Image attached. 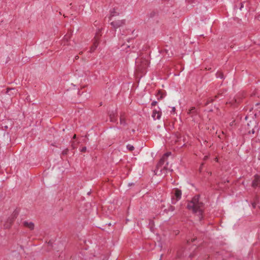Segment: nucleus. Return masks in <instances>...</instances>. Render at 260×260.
I'll use <instances>...</instances> for the list:
<instances>
[{
  "instance_id": "a878e982",
  "label": "nucleus",
  "mask_w": 260,
  "mask_h": 260,
  "mask_svg": "<svg viewBox=\"0 0 260 260\" xmlns=\"http://www.w3.org/2000/svg\"><path fill=\"white\" fill-rule=\"evenodd\" d=\"M175 108L174 107H173L172 108V111H171V113H172V112H175Z\"/></svg>"
},
{
  "instance_id": "f03ea898",
  "label": "nucleus",
  "mask_w": 260,
  "mask_h": 260,
  "mask_svg": "<svg viewBox=\"0 0 260 260\" xmlns=\"http://www.w3.org/2000/svg\"><path fill=\"white\" fill-rule=\"evenodd\" d=\"M136 63L138 69L142 73H144L149 66V61L146 58H139L136 59Z\"/></svg>"
},
{
  "instance_id": "6ab92c4d",
  "label": "nucleus",
  "mask_w": 260,
  "mask_h": 260,
  "mask_svg": "<svg viewBox=\"0 0 260 260\" xmlns=\"http://www.w3.org/2000/svg\"><path fill=\"white\" fill-rule=\"evenodd\" d=\"M216 76H217V78H219L220 79L223 78V75L222 73H220V72L217 73Z\"/></svg>"
},
{
  "instance_id": "412c9836",
  "label": "nucleus",
  "mask_w": 260,
  "mask_h": 260,
  "mask_svg": "<svg viewBox=\"0 0 260 260\" xmlns=\"http://www.w3.org/2000/svg\"><path fill=\"white\" fill-rule=\"evenodd\" d=\"M157 102L154 101L151 103V105L152 107H153V106H156L157 105Z\"/></svg>"
},
{
  "instance_id": "a211bd4d",
  "label": "nucleus",
  "mask_w": 260,
  "mask_h": 260,
  "mask_svg": "<svg viewBox=\"0 0 260 260\" xmlns=\"http://www.w3.org/2000/svg\"><path fill=\"white\" fill-rule=\"evenodd\" d=\"M126 148H127V149L128 150H129L130 151H133L135 149L133 145H131V144H127L126 145Z\"/></svg>"
},
{
  "instance_id": "393cba45",
  "label": "nucleus",
  "mask_w": 260,
  "mask_h": 260,
  "mask_svg": "<svg viewBox=\"0 0 260 260\" xmlns=\"http://www.w3.org/2000/svg\"><path fill=\"white\" fill-rule=\"evenodd\" d=\"M203 165H204V163H202V164H201V166H200V172H201V170H202V167H203Z\"/></svg>"
},
{
  "instance_id": "72a5a7b5",
  "label": "nucleus",
  "mask_w": 260,
  "mask_h": 260,
  "mask_svg": "<svg viewBox=\"0 0 260 260\" xmlns=\"http://www.w3.org/2000/svg\"><path fill=\"white\" fill-rule=\"evenodd\" d=\"M195 240H196V239H195V238H193V239L191 240V241H192V242H193V241H195Z\"/></svg>"
},
{
  "instance_id": "f3484780",
  "label": "nucleus",
  "mask_w": 260,
  "mask_h": 260,
  "mask_svg": "<svg viewBox=\"0 0 260 260\" xmlns=\"http://www.w3.org/2000/svg\"><path fill=\"white\" fill-rule=\"evenodd\" d=\"M120 124H122L123 125H126V120L125 119V118L122 116H120Z\"/></svg>"
},
{
  "instance_id": "c756f323",
  "label": "nucleus",
  "mask_w": 260,
  "mask_h": 260,
  "mask_svg": "<svg viewBox=\"0 0 260 260\" xmlns=\"http://www.w3.org/2000/svg\"><path fill=\"white\" fill-rule=\"evenodd\" d=\"M168 162H167L166 165H165V166H164V168H166V167H167V166H168Z\"/></svg>"
},
{
  "instance_id": "f704fd0d",
  "label": "nucleus",
  "mask_w": 260,
  "mask_h": 260,
  "mask_svg": "<svg viewBox=\"0 0 260 260\" xmlns=\"http://www.w3.org/2000/svg\"><path fill=\"white\" fill-rule=\"evenodd\" d=\"M90 194V191H89L88 193H87V194L88 195H89Z\"/></svg>"
},
{
  "instance_id": "f257e3e1",
  "label": "nucleus",
  "mask_w": 260,
  "mask_h": 260,
  "mask_svg": "<svg viewBox=\"0 0 260 260\" xmlns=\"http://www.w3.org/2000/svg\"><path fill=\"white\" fill-rule=\"evenodd\" d=\"M204 205V203L200 201V196L197 194L187 203V208L192 211H203Z\"/></svg>"
},
{
  "instance_id": "dca6fc26",
  "label": "nucleus",
  "mask_w": 260,
  "mask_h": 260,
  "mask_svg": "<svg viewBox=\"0 0 260 260\" xmlns=\"http://www.w3.org/2000/svg\"><path fill=\"white\" fill-rule=\"evenodd\" d=\"M216 98V96H215L214 98H209V99H208L207 101L205 103V106H207L210 103H212L215 100V99Z\"/></svg>"
},
{
  "instance_id": "bb28decb",
  "label": "nucleus",
  "mask_w": 260,
  "mask_h": 260,
  "mask_svg": "<svg viewBox=\"0 0 260 260\" xmlns=\"http://www.w3.org/2000/svg\"><path fill=\"white\" fill-rule=\"evenodd\" d=\"M208 158V156H205L204 157V160H207Z\"/></svg>"
},
{
  "instance_id": "9b49d317",
  "label": "nucleus",
  "mask_w": 260,
  "mask_h": 260,
  "mask_svg": "<svg viewBox=\"0 0 260 260\" xmlns=\"http://www.w3.org/2000/svg\"><path fill=\"white\" fill-rule=\"evenodd\" d=\"M16 217V215L15 214L13 218H9L7 220V222H6V223L4 225V226L6 229H9L11 226V224H12V223L13 222V220L14 219V218H15Z\"/></svg>"
},
{
  "instance_id": "e433bc0d",
  "label": "nucleus",
  "mask_w": 260,
  "mask_h": 260,
  "mask_svg": "<svg viewBox=\"0 0 260 260\" xmlns=\"http://www.w3.org/2000/svg\"><path fill=\"white\" fill-rule=\"evenodd\" d=\"M245 119H247V116H246L245 117Z\"/></svg>"
},
{
  "instance_id": "4c0bfd02",
  "label": "nucleus",
  "mask_w": 260,
  "mask_h": 260,
  "mask_svg": "<svg viewBox=\"0 0 260 260\" xmlns=\"http://www.w3.org/2000/svg\"><path fill=\"white\" fill-rule=\"evenodd\" d=\"M111 225V223H109V225Z\"/></svg>"
},
{
  "instance_id": "9d476101",
  "label": "nucleus",
  "mask_w": 260,
  "mask_h": 260,
  "mask_svg": "<svg viewBox=\"0 0 260 260\" xmlns=\"http://www.w3.org/2000/svg\"><path fill=\"white\" fill-rule=\"evenodd\" d=\"M22 224L24 226L28 228L30 230H32L34 229L35 225L34 223L32 222L24 221L22 222Z\"/></svg>"
},
{
  "instance_id": "ddd939ff",
  "label": "nucleus",
  "mask_w": 260,
  "mask_h": 260,
  "mask_svg": "<svg viewBox=\"0 0 260 260\" xmlns=\"http://www.w3.org/2000/svg\"><path fill=\"white\" fill-rule=\"evenodd\" d=\"M98 46V42L97 40H96L95 41V42L93 43V45L90 48V52H93L95 50V49L97 48Z\"/></svg>"
},
{
  "instance_id": "423d86ee",
  "label": "nucleus",
  "mask_w": 260,
  "mask_h": 260,
  "mask_svg": "<svg viewBox=\"0 0 260 260\" xmlns=\"http://www.w3.org/2000/svg\"><path fill=\"white\" fill-rule=\"evenodd\" d=\"M125 23V20H117L115 21H112L110 23V24L115 29H117L118 27L123 25Z\"/></svg>"
},
{
  "instance_id": "473e14b6",
  "label": "nucleus",
  "mask_w": 260,
  "mask_h": 260,
  "mask_svg": "<svg viewBox=\"0 0 260 260\" xmlns=\"http://www.w3.org/2000/svg\"><path fill=\"white\" fill-rule=\"evenodd\" d=\"M72 147H73V148H74V146H75V144H74V143H73V144H72Z\"/></svg>"
},
{
  "instance_id": "aec40b11",
  "label": "nucleus",
  "mask_w": 260,
  "mask_h": 260,
  "mask_svg": "<svg viewBox=\"0 0 260 260\" xmlns=\"http://www.w3.org/2000/svg\"><path fill=\"white\" fill-rule=\"evenodd\" d=\"M71 38L70 35H66L64 36L63 39L64 40L67 41V42L68 41L69 39H70Z\"/></svg>"
},
{
  "instance_id": "1a4fd4ad",
  "label": "nucleus",
  "mask_w": 260,
  "mask_h": 260,
  "mask_svg": "<svg viewBox=\"0 0 260 260\" xmlns=\"http://www.w3.org/2000/svg\"><path fill=\"white\" fill-rule=\"evenodd\" d=\"M161 116V112L160 110H153L152 114V117L154 120L159 119Z\"/></svg>"
},
{
  "instance_id": "2eb2a0df",
  "label": "nucleus",
  "mask_w": 260,
  "mask_h": 260,
  "mask_svg": "<svg viewBox=\"0 0 260 260\" xmlns=\"http://www.w3.org/2000/svg\"><path fill=\"white\" fill-rule=\"evenodd\" d=\"M119 15V13L117 12H116L115 9H113L110 11V19H111V18L115 16H117Z\"/></svg>"
},
{
  "instance_id": "5701e85b",
  "label": "nucleus",
  "mask_w": 260,
  "mask_h": 260,
  "mask_svg": "<svg viewBox=\"0 0 260 260\" xmlns=\"http://www.w3.org/2000/svg\"><path fill=\"white\" fill-rule=\"evenodd\" d=\"M199 213V220H201V218H202V214H201V212H198Z\"/></svg>"
},
{
  "instance_id": "7ed1b4c3",
  "label": "nucleus",
  "mask_w": 260,
  "mask_h": 260,
  "mask_svg": "<svg viewBox=\"0 0 260 260\" xmlns=\"http://www.w3.org/2000/svg\"><path fill=\"white\" fill-rule=\"evenodd\" d=\"M245 129L248 134L253 135L256 132V131H257L259 129V127L256 121L253 119L247 123L245 126Z\"/></svg>"
},
{
  "instance_id": "4468645a",
  "label": "nucleus",
  "mask_w": 260,
  "mask_h": 260,
  "mask_svg": "<svg viewBox=\"0 0 260 260\" xmlns=\"http://www.w3.org/2000/svg\"><path fill=\"white\" fill-rule=\"evenodd\" d=\"M197 113V111L195 108V107H192L191 109L189 110L188 114L192 116L194 115H196Z\"/></svg>"
},
{
  "instance_id": "7c9ffc66",
  "label": "nucleus",
  "mask_w": 260,
  "mask_h": 260,
  "mask_svg": "<svg viewBox=\"0 0 260 260\" xmlns=\"http://www.w3.org/2000/svg\"><path fill=\"white\" fill-rule=\"evenodd\" d=\"M78 58H79L78 56H75V59H78Z\"/></svg>"
},
{
  "instance_id": "20e7f679",
  "label": "nucleus",
  "mask_w": 260,
  "mask_h": 260,
  "mask_svg": "<svg viewBox=\"0 0 260 260\" xmlns=\"http://www.w3.org/2000/svg\"><path fill=\"white\" fill-rule=\"evenodd\" d=\"M171 203L176 204L182 197V191L178 188H174L171 192Z\"/></svg>"
},
{
  "instance_id": "b1692460",
  "label": "nucleus",
  "mask_w": 260,
  "mask_h": 260,
  "mask_svg": "<svg viewBox=\"0 0 260 260\" xmlns=\"http://www.w3.org/2000/svg\"><path fill=\"white\" fill-rule=\"evenodd\" d=\"M203 165H204V163H202V164H201V166H200V172H201V170H202V167H203Z\"/></svg>"
},
{
  "instance_id": "f8f14e48",
  "label": "nucleus",
  "mask_w": 260,
  "mask_h": 260,
  "mask_svg": "<svg viewBox=\"0 0 260 260\" xmlns=\"http://www.w3.org/2000/svg\"><path fill=\"white\" fill-rule=\"evenodd\" d=\"M155 95L157 97V99L158 101H160L161 100H162L164 98V95H163L161 91L160 90L157 91Z\"/></svg>"
},
{
  "instance_id": "4be33fe9",
  "label": "nucleus",
  "mask_w": 260,
  "mask_h": 260,
  "mask_svg": "<svg viewBox=\"0 0 260 260\" xmlns=\"http://www.w3.org/2000/svg\"><path fill=\"white\" fill-rule=\"evenodd\" d=\"M86 147H82V149L80 150L81 152H84L86 151Z\"/></svg>"
},
{
  "instance_id": "c9c22d12",
  "label": "nucleus",
  "mask_w": 260,
  "mask_h": 260,
  "mask_svg": "<svg viewBox=\"0 0 260 260\" xmlns=\"http://www.w3.org/2000/svg\"><path fill=\"white\" fill-rule=\"evenodd\" d=\"M252 206H253V207H255V204L254 203L252 204Z\"/></svg>"
},
{
  "instance_id": "6e6552de",
  "label": "nucleus",
  "mask_w": 260,
  "mask_h": 260,
  "mask_svg": "<svg viewBox=\"0 0 260 260\" xmlns=\"http://www.w3.org/2000/svg\"><path fill=\"white\" fill-rule=\"evenodd\" d=\"M171 152H167L165 153L162 156L160 159L159 161H158L157 167L158 168L159 167H162L163 165H164L165 162L167 161V159L168 158V157L171 155Z\"/></svg>"
},
{
  "instance_id": "39448f33",
  "label": "nucleus",
  "mask_w": 260,
  "mask_h": 260,
  "mask_svg": "<svg viewBox=\"0 0 260 260\" xmlns=\"http://www.w3.org/2000/svg\"><path fill=\"white\" fill-rule=\"evenodd\" d=\"M85 211H98L99 208L95 202L87 203L85 205Z\"/></svg>"
},
{
  "instance_id": "0eeeda50",
  "label": "nucleus",
  "mask_w": 260,
  "mask_h": 260,
  "mask_svg": "<svg viewBox=\"0 0 260 260\" xmlns=\"http://www.w3.org/2000/svg\"><path fill=\"white\" fill-rule=\"evenodd\" d=\"M251 186L253 188H256L257 187L260 188V176L258 175H255L253 177V179L252 181Z\"/></svg>"
},
{
  "instance_id": "2f4dec72",
  "label": "nucleus",
  "mask_w": 260,
  "mask_h": 260,
  "mask_svg": "<svg viewBox=\"0 0 260 260\" xmlns=\"http://www.w3.org/2000/svg\"><path fill=\"white\" fill-rule=\"evenodd\" d=\"M72 147H73V148H74V146H75V144H74V143H73V144H72Z\"/></svg>"
},
{
  "instance_id": "cd10ccee",
  "label": "nucleus",
  "mask_w": 260,
  "mask_h": 260,
  "mask_svg": "<svg viewBox=\"0 0 260 260\" xmlns=\"http://www.w3.org/2000/svg\"><path fill=\"white\" fill-rule=\"evenodd\" d=\"M243 8V4H241V7L240 8V10H241Z\"/></svg>"
},
{
  "instance_id": "c85d7f7f",
  "label": "nucleus",
  "mask_w": 260,
  "mask_h": 260,
  "mask_svg": "<svg viewBox=\"0 0 260 260\" xmlns=\"http://www.w3.org/2000/svg\"><path fill=\"white\" fill-rule=\"evenodd\" d=\"M76 135H74V136H73V138L74 139H76Z\"/></svg>"
}]
</instances>
